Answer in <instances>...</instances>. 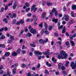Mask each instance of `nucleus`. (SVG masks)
Masks as SVG:
<instances>
[{
    "mask_svg": "<svg viewBox=\"0 0 76 76\" xmlns=\"http://www.w3.org/2000/svg\"><path fill=\"white\" fill-rule=\"evenodd\" d=\"M42 18H45V15H46V12H43L42 13Z\"/></svg>",
    "mask_w": 76,
    "mask_h": 76,
    "instance_id": "nucleus-23",
    "label": "nucleus"
},
{
    "mask_svg": "<svg viewBox=\"0 0 76 76\" xmlns=\"http://www.w3.org/2000/svg\"><path fill=\"white\" fill-rule=\"evenodd\" d=\"M12 56L15 57V56H17L18 54L16 53V52H13L12 53Z\"/></svg>",
    "mask_w": 76,
    "mask_h": 76,
    "instance_id": "nucleus-13",
    "label": "nucleus"
},
{
    "mask_svg": "<svg viewBox=\"0 0 76 76\" xmlns=\"http://www.w3.org/2000/svg\"><path fill=\"white\" fill-rule=\"evenodd\" d=\"M61 69L62 70H66V68L65 66H62Z\"/></svg>",
    "mask_w": 76,
    "mask_h": 76,
    "instance_id": "nucleus-32",
    "label": "nucleus"
},
{
    "mask_svg": "<svg viewBox=\"0 0 76 76\" xmlns=\"http://www.w3.org/2000/svg\"><path fill=\"white\" fill-rule=\"evenodd\" d=\"M75 23L74 20H73V19H71L68 24V25H71V24H73V23Z\"/></svg>",
    "mask_w": 76,
    "mask_h": 76,
    "instance_id": "nucleus-3",
    "label": "nucleus"
},
{
    "mask_svg": "<svg viewBox=\"0 0 76 76\" xmlns=\"http://www.w3.org/2000/svg\"><path fill=\"white\" fill-rule=\"evenodd\" d=\"M42 6H44L45 5V4H46V2L45 1H43L42 2Z\"/></svg>",
    "mask_w": 76,
    "mask_h": 76,
    "instance_id": "nucleus-24",
    "label": "nucleus"
},
{
    "mask_svg": "<svg viewBox=\"0 0 76 76\" xmlns=\"http://www.w3.org/2000/svg\"><path fill=\"white\" fill-rule=\"evenodd\" d=\"M9 56H10V52H7L5 54V56H6V57Z\"/></svg>",
    "mask_w": 76,
    "mask_h": 76,
    "instance_id": "nucleus-20",
    "label": "nucleus"
},
{
    "mask_svg": "<svg viewBox=\"0 0 76 76\" xmlns=\"http://www.w3.org/2000/svg\"><path fill=\"white\" fill-rule=\"evenodd\" d=\"M20 22L21 24H23L24 23V21L23 20H21L20 21Z\"/></svg>",
    "mask_w": 76,
    "mask_h": 76,
    "instance_id": "nucleus-33",
    "label": "nucleus"
},
{
    "mask_svg": "<svg viewBox=\"0 0 76 76\" xmlns=\"http://www.w3.org/2000/svg\"><path fill=\"white\" fill-rule=\"evenodd\" d=\"M3 73H4V71H3V70H2L0 71V74L2 75V74H3Z\"/></svg>",
    "mask_w": 76,
    "mask_h": 76,
    "instance_id": "nucleus-53",
    "label": "nucleus"
},
{
    "mask_svg": "<svg viewBox=\"0 0 76 76\" xmlns=\"http://www.w3.org/2000/svg\"><path fill=\"white\" fill-rule=\"evenodd\" d=\"M16 69L15 68L12 70V74L13 75H15L16 73Z\"/></svg>",
    "mask_w": 76,
    "mask_h": 76,
    "instance_id": "nucleus-19",
    "label": "nucleus"
},
{
    "mask_svg": "<svg viewBox=\"0 0 76 76\" xmlns=\"http://www.w3.org/2000/svg\"><path fill=\"white\" fill-rule=\"evenodd\" d=\"M44 33L45 34H49V32L47 30H46L45 31Z\"/></svg>",
    "mask_w": 76,
    "mask_h": 76,
    "instance_id": "nucleus-38",
    "label": "nucleus"
},
{
    "mask_svg": "<svg viewBox=\"0 0 76 76\" xmlns=\"http://www.w3.org/2000/svg\"><path fill=\"white\" fill-rule=\"evenodd\" d=\"M45 27V28H47L48 27V26L47 25V24L46 23H45L44 24Z\"/></svg>",
    "mask_w": 76,
    "mask_h": 76,
    "instance_id": "nucleus-43",
    "label": "nucleus"
},
{
    "mask_svg": "<svg viewBox=\"0 0 76 76\" xmlns=\"http://www.w3.org/2000/svg\"><path fill=\"white\" fill-rule=\"evenodd\" d=\"M52 12L53 13H54L55 12H56V8H53Z\"/></svg>",
    "mask_w": 76,
    "mask_h": 76,
    "instance_id": "nucleus-37",
    "label": "nucleus"
},
{
    "mask_svg": "<svg viewBox=\"0 0 76 76\" xmlns=\"http://www.w3.org/2000/svg\"><path fill=\"white\" fill-rule=\"evenodd\" d=\"M30 32H31V33H32L33 34H35L36 33V30H35V29H31L30 30Z\"/></svg>",
    "mask_w": 76,
    "mask_h": 76,
    "instance_id": "nucleus-5",
    "label": "nucleus"
},
{
    "mask_svg": "<svg viewBox=\"0 0 76 76\" xmlns=\"http://www.w3.org/2000/svg\"><path fill=\"white\" fill-rule=\"evenodd\" d=\"M63 66V64L61 63H59L58 64V69L59 70L61 68L62 66Z\"/></svg>",
    "mask_w": 76,
    "mask_h": 76,
    "instance_id": "nucleus-4",
    "label": "nucleus"
},
{
    "mask_svg": "<svg viewBox=\"0 0 76 76\" xmlns=\"http://www.w3.org/2000/svg\"><path fill=\"white\" fill-rule=\"evenodd\" d=\"M4 69V67L2 65H1L0 67V70H1V69Z\"/></svg>",
    "mask_w": 76,
    "mask_h": 76,
    "instance_id": "nucleus-57",
    "label": "nucleus"
},
{
    "mask_svg": "<svg viewBox=\"0 0 76 76\" xmlns=\"http://www.w3.org/2000/svg\"><path fill=\"white\" fill-rule=\"evenodd\" d=\"M65 20L66 22H68V21H69V18H65Z\"/></svg>",
    "mask_w": 76,
    "mask_h": 76,
    "instance_id": "nucleus-59",
    "label": "nucleus"
},
{
    "mask_svg": "<svg viewBox=\"0 0 76 76\" xmlns=\"http://www.w3.org/2000/svg\"><path fill=\"white\" fill-rule=\"evenodd\" d=\"M22 68H25V67H26V65L25 64H22Z\"/></svg>",
    "mask_w": 76,
    "mask_h": 76,
    "instance_id": "nucleus-41",
    "label": "nucleus"
},
{
    "mask_svg": "<svg viewBox=\"0 0 76 76\" xmlns=\"http://www.w3.org/2000/svg\"><path fill=\"white\" fill-rule=\"evenodd\" d=\"M73 35H70L69 36L70 39H71V40H73Z\"/></svg>",
    "mask_w": 76,
    "mask_h": 76,
    "instance_id": "nucleus-35",
    "label": "nucleus"
},
{
    "mask_svg": "<svg viewBox=\"0 0 76 76\" xmlns=\"http://www.w3.org/2000/svg\"><path fill=\"white\" fill-rule=\"evenodd\" d=\"M5 38H6V37H5V36H1V39H5Z\"/></svg>",
    "mask_w": 76,
    "mask_h": 76,
    "instance_id": "nucleus-49",
    "label": "nucleus"
},
{
    "mask_svg": "<svg viewBox=\"0 0 76 76\" xmlns=\"http://www.w3.org/2000/svg\"><path fill=\"white\" fill-rule=\"evenodd\" d=\"M31 15H32V14L31 13H29L27 15V16L28 17H30V16H31Z\"/></svg>",
    "mask_w": 76,
    "mask_h": 76,
    "instance_id": "nucleus-47",
    "label": "nucleus"
},
{
    "mask_svg": "<svg viewBox=\"0 0 76 76\" xmlns=\"http://www.w3.org/2000/svg\"><path fill=\"white\" fill-rule=\"evenodd\" d=\"M52 21L53 22H55V23H57L58 22V19L53 18L52 19Z\"/></svg>",
    "mask_w": 76,
    "mask_h": 76,
    "instance_id": "nucleus-8",
    "label": "nucleus"
},
{
    "mask_svg": "<svg viewBox=\"0 0 76 76\" xmlns=\"http://www.w3.org/2000/svg\"><path fill=\"white\" fill-rule=\"evenodd\" d=\"M16 22V19L13 20V21H12L13 23L15 24Z\"/></svg>",
    "mask_w": 76,
    "mask_h": 76,
    "instance_id": "nucleus-56",
    "label": "nucleus"
},
{
    "mask_svg": "<svg viewBox=\"0 0 76 76\" xmlns=\"http://www.w3.org/2000/svg\"><path fill=\"white\" fill-rule=\"evenodd\" d=\"M66 8L65 6H64L63 7L64 12H66Z\"/></svg>",
    "mask_w": 76,
    "mask_h": 76,
    "instance_id": "nucleus-51",
    "label": "nucleus"
},
{
    "mask_svg": "<svg viewBox=\"0 0 76 76\" xmlns=\"http://www.w3.org/2000/svg\"><path fill=\"white\" fill-rule=\"evenodd\" d=\"M48 41V39L47 38L46 39V40H43L42 43L43 44L45 43V42H47Z\"/></svg>",
    "mask_w": 76,
    "mask_h": 76,
    "instance_id": "nucleus-25",
    "label": "nucleus"
},
{
    "mask_svg": "<svg viewBox=\"0 0 76 76\" xmlns=\"http://www.w3.org/2000/svg\"><path fill=\"white\" fill-rule=\"evenodd\" d=\"M71 3V2L70 1L68 2V3H67L66 4V6L67 7H68L69 6V4H70Z\"/></svg>",
    "mask_w": 76,
    "mask_h": 76,
    "instance_id": "nucleus-52",
    "label": "nucleus"
},
{
    "mask_svg": "<svg viewBox=\"0 0 76 76\" xmlns=\"http://www.w3.org/2000/svg\"><path fill=\"white\" fill-rule=\"evenodd\" d=\"M16 16H17V15H16V13H14L11 16V18H12V19H13V18H16Z\"/></svg>",
    "mask_w": 76,
    "mask_h": 76,
    "instance_id": "nucleus-9",
    "label": "nucleus"
},
{
    "mask_svg": "<svg viewBox=\"0 0 76 76\" xmlns=\"http://www.w3.org/2000/svg\"><path fill=\"white\" fill-rule=\"evenodd\" d=\"M27 75L28 76H31V73L29 72L27 74Z\"/></svg>",
    "mask_w": 76,
    "mask_h": 76,
    "instance_id": "nucleus-64",
    "label": "nucleus"
},
{
    "mask_svg": "<svg viewBox=\"0 0 76 76\" xmlns=\"http://www.w3.org/2000/svg\"><path fill=\"white\" fill-rule=\"evenodd\" d=\"M62 73L64 74V75H67V73L65 71H62Z\"/></svg>",
    "mask_w": 76,
    "mask_h": 76,
    "instance_id": "nucleus-36",
    "label": "nucleus"
},
{
    "mask_svg": "<svg viewBox=\"0 0 76 76\" xmlns=\"http://www.w3.org/2000/svg\"><path fill=\"white\" fill-rule=\"evenodd\" d=\"M45 73L46 75H49V74H50V73H49V72H48V70H47V69H45Z\"/></svg>",
    "mask_w": 76,
    "mask_h": 76,
    "instance_id": "nucleus-12",
    "label": "nucleus"
},
{
    "mask_svg": "<svg viewBox=\"0 0 76 76\" xmlns=\"http://www.w3.org/2000/svg\"><path fill=\"white\" fill-rule=\"evenodd\" d=\"M65 34H66V36H67V37H69V33H68V32H66Z\"/></svg>",
    "mask_w": 76,
    "mask_h": 76,
    "instance_id": "nucleus-61",
    "label": "nucleus"
},
{
    "mask_svg": "<svg viewBox=\"0 0 76 76\" xmlns=\"http://www.w3.org/2000/svg\"><path fill=\"white\" fill-rule=\"evenodd\" d=\"M65 44L67 46H68V47H69V42H66L65 43Z\"/></svg>",
    "mask_w": 76,
    "mask_h": 76,
    "instance_id": "nucleus-40",
    "label": "nucleus"
},
{
    "mask_svg": "<svg viewBox=\"0 0 76 76\" xmlns=\"http://www.w3.org/2000/svg\"><path fill=\"white\" fill-rule=\"evenodd\" d=\"M20 22H17L16 23V25H20Z\"/></svg>",
    "mask_w": 76,
    "mask_h": 76,
    "instance_id": "nucleus-63",
    "label": "nucleus"
},
{
    "mask_svg": "<svg viewBox=\"0 0 76 76\" xmlns=\"http://www.w3.org/2000/svg\"><path fill=\"white\" fill-rule=\"evenodd\" d=\"M70 42L72 46H75V42H74L72 41H70Z\"/></svg>",
    "mask_w": 76,
    "mask_h": 76,
    "instance_id": "nucleus-28",
    "label": "nucleus"
},
{
    "mask_svg": "<svg viewBox=\"0 0 76 76\" xmlns=\"http://www.w3.org/2000/svg\"><path fill=\"white\" fill-rule=\"evenodd\" d=\"M22 53L23 54H24L26 53V51L25 50H23L22 51Z\"/></svg>",
    "mask_w": 76,
    "mask_h": 76,
    "instance_id": "nucleus-45",
    "label": "nucleus"
},
{
    "mask_svg": "<svg viewBox=\"0 0 76 76\" xmlns=\"http://www.w3.org/2000/svg\"><path fill=\"white\" fill-rule=\"evenodd\" d=\"M52 60L53 61H54V63H56L57 62V60L55 59L54 57H53L52 58Z\"/></svg>",
    "mask_w": 76,
    "mask_h": 76,
    "instance_id": "nucleus-17",
    "label": "nucleus"
},
{
    "mask_svg": "<svg viewBox=\"0 0 76 76\" xmlns=\"http://www.w3.org/2000/svg\"><path fill=\"white\" fill-rule=\"evenodd\" d=\"M25 6H26V7H29L30 6L29 4H28V2H26L25 3Z\"/></svg>",
    "mask_w": 76,
    "mask_h": 76,
    "instance_id": "nucleus-26",
    "label": "nucleus"
},
{
    "mask_svg": "<svg viewBox=\"0 0 76 76\" xmlns=\"http://www.w3.org/2000/svg\"><path fill=\"white\" fill-rule=\"evenodd\" d=\"M41 66V65H40V64L39 63H38L37 65V67L38 69H39L40 67Z\"/></svg>",
    "mask_w": 76,
    "mask_h": 76,
    "instance_id": "nucleus-48",
    "label": "nucleus"
},
{
    "mask_svg": "<svg viewBox=\"0 0 76 76\" xmlns=\"http://www.w3.org/2000/svg\"><path fill=\"white\" fill-rule=\"evenodd\" d=\"M4 7H2L0 10L1 12H3L4 11Z\"/></svg>",
    "mask_w": 76,
    "mask_h": 76,
    "instance_id": "nucleus-44",
    "label": "nucleus"
},
{
    "mask_svg": "<svg viewBox=\"0 0 76 76\" xmlns=\"http://www.w3.org/2000/svg\"><path fill=\"white\" fill-rule=\"evenodd\" d=\"M62 16H63V14H59L58 15L59 18H61Z\"/></svg>",
    "mask_w": 76,
    "mask_h": 76,
    "instance_id": "nucleus-55",
    "label": "nucleus"
},
{
    "mask_svg": "<svg viewBox=\"0 0 76 76\" xmlns=\"http://www.w3.org/2000/svg\"><path fill=\"white\" fill-rule=\"evenodd\" d=\"M34 54L36 55L38 54L39 55H42V53L38 51H35L34 52Z\"/></svg>",
    "mask_w": 76,
    "mask_h": 76,
    "instance_id": "nucleus-7",
    "label": "nucleus"
},
{
    "mask_svg": "<svg viewBox=\"0 0 76 76\" xmlns=\"http://www.w3.org/2000/svg\"><path fill=\"white\" fill-rule=\"evenodd\" d=\"M49 51H50V50H47V52H45L44 53H43L44 54H45V55H47L49 54L50 53H49Z\"/></svg>",
    "mask_w": 76,
    "mask_h": 76,
    "instance_id": "nucleus-11",
    "label": "nucleus"
},
{
    "mask_svg": "<svg viewBox=\"0 0 76 76\" xmlns=\"http://www.w3.org/2000/svg\"><path fill=\"white\" fill-rule=\"evenodd\" d=\"M61 56L60 55H58V58L59 59H63L65 58V59H66L67 58V54L66 53L65 51L62 50L61 51Z\"/></svg>",
    "mask_w": 76,
    "mask_h": 76,
    "instance_id": "nucleus-1",
    "label": "nucleus"
},
{
    "mask_svg": "<svg viewBox=\"0 0 76 76\" xmlns=\"http://www.w3.org/2000/svg\"><path fill=\"white\" fill-rule=\"evenodd\" d=\"M58 29H62L63 28V25H61L59 27V23H58Z\"/></svg>",
    "mask_w": 76,
    "mask_h": 76,
    "instance_id": "nucleus-31",
    "label": "nucleus"
},
{
    "mask_svg": "<svg viewBox=\"0 0 76 76\" xmlns=\"http://www.w3.org/2000/svg\"><path fill=\"white\" fill-rule=\"evenodd\" d=\"M12 3H9L8 4V6H12Z\"/></svg>",
    "mask_w": 76,
    "mask_h": 76,
    "instance_id": "nucleus-60",
    "label": "nucleus"
},
{
    "mask_svg": "<svg viewBox=\"0 0 76 76\" xmlns=\"http://www.w3.org/2000/svg\"><path fill=\"white\" fill-rule=\"evenodd\" d=\"M43 41L42 39H40L39 40V42L40 43L42 42Z\"/></svg>",
    "mask_w": 76,
    "mask_h": 76,
    "instance_id": "nucleus-62",
    "label": "nucleus"
},
{
    "mask_svg": "<svg viewBox=\"0 0 76 76\" xmlns=\"http://www.w3.org/2000/svg\"><path fill=\"white\" fill-rule=\"evenodd\" d=\"M71 16L72 17H73V18H75V17H76V15L75 14V13H74V12L71 11Z\"/></svg>",
    "mask_w": 76,
    "mask_h": 76,
    "instance_id": "nucleus-6",
    "label": "nucleus"
},
{
    "mask_svg": "<svg viewBox=\"0 0 76 76\" xmlns=\"http://www.w3.org/2000/svg\"><path fill=\"white\" fill-rule=\"evenodd\" d=\"M53 12H50V15H49V18H52V17L53 16Z\"/></svg>",
    "mask_w": 76,
    "mask_h": 76,
    "instance_id": "nucleus-29",
    "label": "nucleus"
},
{
    "mask_svg": "<svg viewBox=\"0 0 76 76\" xmlns=\"http://www.w3.org/2000/svg\"><path fill=\"white\" fill-rule=\"evenodd\" d=\"M26 12H28V11H29V10H30V8L28 7V8H26Z\"/></svg>",
    "mask_w": 76,
    "mask_h": 76,
    "instance_id": "nucleus-39",
    "label": "nucleus"
},
{
    "mask_svg": "<svg viewBox=\"0 0 76 76\" xmlns=\"http://www.w3.org/2000/svg\"><path fill=\"white\" fill-rule=\"evenodd\" d=\"M16 7H17V4H16V3H15L13 4V9H16Z\"/></svg>",
    "mask_w": 76,
    "mask_h": 76,
    "instance_id": "nucleus-10",
    "label": "nucleus"
},
{
    "mask_svg": "<svg viewBox=\"0 0 76 76\" xmlns=\"http://www.w3.org/2000/svg\"><path fill=\"white\" fill-rule=\"evenodd\" d=\"M65 32H66V29H62V34H64V33H65Z\"/></svg>",
    "mask_w": 76,
    "mask_h": 76,
    "instance_id": "nucleus-42",
    "label": "nucleus"
},
{
    "mask_svg": "<svg viewBox=\"0 0 76 76\" xmlns=\"http://www.w3.org/2000/svg\"><path fill=\"white\" fill-rule=\"evenodd\" d=\"M42 26H43V23H42V22L41 23L38 25V27H40V28H42Z\"/></svg>",
    "mask_w": 76,
    "mask_h": 76,
    "instance_id": "nucleus-14",
    "label": "nucleus"
},
{
    "mask_svg": "<svg viewBox=\"0 0 76 76\" xmlns=\"http://www.w3.org/2000/svg\"><path fill=\"white\" fill-rule=\"evenodd\" d=\"M27 36L29 37H31L32 36V34L28 32L27 34Z\"/></svg>",
    "mask_w": 76,
    "mask_h": 76,
    "instance_id": "nucleus-34",
    "label": "nucleus"
},
{
    "mask_svg": "<svg viewBox=\"0 0 76 76\" xmlns=\"http://www.w3.org/2000/svg\"><path fill=\"white\" fill-rule=\"evenodd\" d=\"M12 40H9L8 42V44H10V43H12Z\"/></svg>",
    "mask_w": 76,
    "mask_h": 76,
    "instance_id": "nucleus-46",
    "label": "nucleus"
},
{
    "mask_svg": "<svg viewBox=\"0 0 76 76\" xmlns=\"http://www.w3.org/2000/svg\"><path fill=\"white\" fill-rule=\"evenodd\" d=\"M36 7V5L35 4L33 6L31 7V12H32V11H33V10H34V8Z\"/></svg>",
    "mask_w": 76,
    "mask_h": 76,
    "instance_id": "nucleus-15",
    "label": "nucleus"
},
{
    "mask_svg": "<svg viewBox=\"0 0 76 76\" xmlns=\"http://www.w3.org/2000/svg\"><path fill=\"white\" fill-rule=\"evenodd\" d=\"M7 9H8V6L7 5L5 7L4 10L5 11L7 10Z\"/></svg>",
    "mask_w": 76,
    "mask_h": 76,
    "instance_id": "nucleus-50",
    "label": "nucleus"
},
{
    "mask_svg": "<svg viewBox=\"0 0 76 76\" xmlns=\"http://www.w3.org/2000/svg\"><path fill=\"white\" fill-rule=\"evenodd\" d=\"M3 22H5V23H8V20L6 19V18H4L3 19Z\"/></svg>",
    "mask_w": 76,
    "mask_h": 76,
    "instance_id": "nucleus-16",
    "label": "nucleus"
},
{
    "mask_svg": "<svg viewBox=\"0 0 76 76\" xmlns=\"http://www.w3.org/2000/svg\"><path fill=\"white\" fill-rule=\"evenodd\" d=\"M54 35L56 37H58V34L57 33H55Z\"/></svg>",
    "mask_w": 76,
    "mask_h": 76,
    "instance_id": "nucleus-58",
    "label": "nucleus"
},
{
    "mask_svg": "<svg viewBox=\"0 0 76 76\" xmlns=\"http://www.w3.org/2000/svg\"><path fill=\"white\" fill-rule=\"evenodd\" d=\"M10 39H11L12 41H13V40L14 39V37L13 36H11Z\"/></svg>",
    "mask_w": 76,
    "mask_h": 76,
    "instance_id": "nucleus-54",
    "label": "nucleus"
},
{
    "mask_svg": "<svg viewBox=\"0 0 76 76\" xmlns=\"http://www.w3.org/2000/svg\"><path fill=\"white\" fill-rule=\"evenodd\" d=\"M46 65L48 67H51L52 66V65L51 64L49 63L48 61L46 62Z\"/></svg>",
    "mask_w": 76,
    "mask_h": 76,
    "instance_id": "nucleus-18",
    "label": "nucleus"
},
{
    "mask_svg": "<svg viewBox=\"0 0 76 76\" xmlns=\"http://www.w3.org/2000/svg\"><path fill=\"white\" fill-rule=\"evenodd\" d=\"M53 4V3L51 2H47V6H51V5H52Z\"/></svg>",
    "mask_w": 76,
    "mask_h": 76,
    "instance_id": "nucleus-22",
    "label": "nucleus"
},
{
    "mask_svg": "<svg viewBox=\"0 0 76 76\" xmlns=\"http://www.w3.org/2000/svg\"><path fill=\"white\" fill-rule=\"evenodd\" d=\"M71 67H72V69H75L76 68V63H74V62H72L71 63Z\"/></svg>",
    "mask_w": 76,
    "mask_h": 76,
    "instance_id": "nucleus-2",
    "label": "nucleus"
},
{
    "mask_svg": "<svg viewBox=\"0 0 76 76\" xmlns=\"http://www.w3.org/2000/svg\"><path fill=\"white\" fill-rule=\"evenodd\" d=\"M72 8L73 10H76V5H74L72 6Z\"/></svg>",
    "mask_w": 76,
    "mask_h": 76,
    "instance_id": "nucleus-21",
    "label": "nucleus"
},
{
    "mask_svg": "<svg viewBox=\"0 0 76 76\" xmlns=\"http://www.w3.org/2000/svg\"><path fill=\"white\" fill-rule=\"evenodd\" d=\"M30 45L31 47H36V45L33 43H30Z\"/></svg>",
    "mask_w": 76,
    "mask_h": 76,
    "instance_id": "nucleus-27",
    "label": "nucleus"
},
{
    "mask_svg": "<svg viewBox=\"0 0 76 76\" xmlns=\"http://www.w3.org/2000/svg\"><path fill=\"white\" fill-rule=\"evenodd\" d=\"M69 64V61H66V64L65 65V67H67Z\"/></svg>",
    "mask_w": 76,
    "mask_h": 76,
    "instance_id": "nucleus-30",
    "label": "nucleus"
}]
</instances>
